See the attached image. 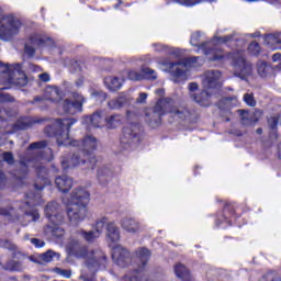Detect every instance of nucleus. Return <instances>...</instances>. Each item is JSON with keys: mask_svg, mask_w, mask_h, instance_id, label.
<instances>
[{"mask_svg": "<svg viewBox=\"0 0 281 281\" xmlns=\"http://www.w3.org/2000/svg\"><path fill=\"white\" fill-rule=\"evenodd\" d=\"M136 256L140 262L138 271H143V269L146 267L150 258V250L146 248H140L136 251Z\"/></svg>", "mask_w": 281, "mask_h": 281, "instance_id": "obj_23", "label": "nucleus"}, {"mask_svg": "<svg viewBox=\"0 0 281 281\" xmlns=\"http://www.w3.org/2000/svg\"><path fill=\"white\" fill-rule=\"evenodd\" d=\"M94 164L93 162H89L88 168H93Z\"/></svg>", "mask_w": 281, "mask_h": 281, "instance_id": "obj_64", "label": "nucleus"}, {"mask_svg": "<svg viewBox=\"0 0 281 281\" xmlns=\"http://www.w3.org/2000/svg\"><path fill=\"white\" fill-rule=\"evenodd\" d=\"M40 153H41V159H44V161H52L53 159L52 148H45Z\"/></svg>", "mask_w": 281, "mask_h": 281, "instance_id": "obj_34", "label": "nucleus"}, {"mask_svg": "<svg viewBox=\"0 0 281 281\" xmlns=\"http://www.w3.org/2000/svg\"><path fill=\"white\" fill-rule=\"evenodd\" d=\"M105 223H109V217L103 216V217L99 218L97 221L95 231H90V232L80 231L79 232L81 238L87 240V243H93V240H95V238H100V236L102 235V229H104Z\"/></svg>", "mask_w": 281, "mask_h": 281, "instance_id": "obj_11", "label": "nucleus"}, {"mask_svg": "<svg viewBox=\"0 0 281 281\" xmlns=\"http://www.w3.org/2000/svg\"><path fill=\"white\" fill-rule=\"evenodd\" d=\"M10 100V95L0 93V102H8Z\"/></svg>", "mask_w": 281, "mask_h": 281, "instance_id": "obj_52", "label": "nucleus"}, {"mask_svg": "<svg viewBox=\"0 0 281 281\" xmlns=\"http://www.w3.org/2000/svg\"><path fill=\"white\" fill-rule=\"evenodd\" d=\"M63 90L58 89L56 86H48L44 92V100H48V102H53L54 104H58V113L65 115L68 113L69 115H74V113H79L82 111V104H85V98L81 94L72 93V99H65L63 101Z\"/></svg>", "mask_w": 281, "mask_h": 281, "instance_id": "obj_2", "label": "nucleus"}, {"mask_svg": "<svg viewBox=\"0 0 281 281\" xmlns=\"http://www.w3.org/2000/svg\"><path fill=\"white\" fill-rule=\"evenodd\" d=\"M204 1H206V3H214L216 0H176V3L186 5L187 8H192L194 5H199V3H203Z\"/></svg>", "mask_w": 281, "mask_h": 281, "instance_id": "obj_29", "label": "nucleus"}, {"mask_svg": "<svg viewBox=\"0 0 281 281\" xmlns=\"http://www.w3.org/2000/svg\"><path fill=\"white\" fill-rule=\"evenodd\" d=\"M123 82H124V78H120V77H106L104 79V85L110 91H117L122 89Z\"/></svg>", "mask_w": 281, "mask_h": 281, "instance_id": "obj_21", "label": "nucleus"}, {"mask_svg": "<svg viewBox=\"0 0 281 281\" xmlns=\"http://www.w3.org/2000/svg\"><path fill=\"white\" fill-rule=\"evenodd\" d=\"M35 190L41 191V190H43V187L35 186Z\"/></svg>", "mask_w": 281, "mask_h": 281, "instance_id": "obj_62", "label": "nucleus"}, {"mask_svg": "<svg viewBox=\"0 0 281 281\" xmlns=\"http://www.w3.org/2000/svg\"><path fill=\"white\" fill-rule=\"evenodd\" d=\"M155 52H165V54H170L171 56H181V49L179 48H170L164 44H155Z\"/></svg>", "mask_w": 281, "mask_h": 281, "instance_id": "obj_27", "label": "nucleus"}, {"mask_svg": "<svg viewBox=\"0 0 281 281\" xmlns=\"http://www.w3.org/2000/svg\"><path fill=\"white\" fill-rule=\"evenodd\" d=\"M86 124H90L91 128H100L102 124V115L100 113H94L91 116L85 119Z\"/></svg>", "mask_w": 281, "mask_h": 281, "instance_id": "obj_26", "label": "nucleus"}, {"mask_svg": "<svg viewBox=\"0 0 281 281\" xmlns=\"http://www.w3.org/2000/svg\"><path fill=\"white\" fill-rule=\"evenodd\" d=\"M3 161H5L9 165L14 164V158L12 157L11 153H4L3 154Z\"/></svg>", "mask_w": 281, "mask_h": 281, "instance_id": "obj_46", "label": "nucleus"}, {"mask_svg": "<svg viewBox=\"0 0 281 281\" xmlns=\"http://www.w3.org/2000/svg\"><path fill=\"white\" fill-rule=\"evenodd\" d=\"M148 98V94L146 92H142L139 97L136 99V102L138 104H144L146 102V99Z\"/></svg>", "mask_w": 281, "mask_h": 281, "instance_id": "obj_48", "label": "nucleus"}, {"mask_svg": "<svg viewBox=\"0 0 281 281\" xmlns=\"http://www.w3.org/2000/svg\"><path fill=\"white\" fill-rule=\"evenodd\" d=\"M272 60L273 63H278L281 60V54L280 53H276L273 56H272Z\"/></svg>", "mask_w": 281, "mask_h": 281, "instance_id": "obj_53", "label": "nucleus"}, {"mask_svg": "<svg viewBox=\"0 0 281 281\" xmlns=\"http://www.w3.org/2000/svg\"><path fill=\"white\" fill-rule=\"evenodd\" d=\"M164 93V89H158V90H156V94L157 95H161Z\"/></svg>", "mask_w": 281, "mask_h": 281, "instance_id": "obj_60", "label": "nucleus"}, {"mask_svg": "<svg viewBox=\"0 0 281 281\" xmlns=\"http://www.w3.org/2000/svg\"><path fill=\"white\" fill-rule=\"evenodd\" d=\"M124 74L127 76L128 80H144V75L135 70H127Z\"/></svg>", "mask_w": 281, "mask_h": 281, "instance_id": "obj_33", "label": "nucleus"}, {"mask_svg": "<svg viewBox=\"0 0 281 281\" xmlns=\"http://www.w3.org/2000/svg\"><path fill=\"white\" fill-rule=\"evenodd\" d=\"M37 172H38L40 179H42L43 175H47V169L42 167V168L38 169Z\"/></svg>", "mask_w": 281, "mask_h": 281, "instance_id": "obj_54", "label": "nucleus"}, {"mask_svg": "<svg viewBox=\"0 0 281 281\" xmlns=\"http://www.w3.org/2000/svg\"><path fill=\"white\" fill-rule=\"evenodd\" d=\"M240 117H241L243 124H246V125L254 124V122L249 121V117H251V114H249V112L241 111Z\"/></svg>", "mask_w": 281, "mask_h": 281, "instance_id": "obj_42", "label": "nucleus"}, {"mask_svg": "<svg viewBox=\"0 0 281 281\" xmlns=\"http://www.w3.org/2000/svg\"><path fill=\"white\" fill-rule=\"evenodd\" d=\"M190 43L193 45V47H199V43H201V33H193L191 35Z\"/></svg>", "mask_w": 281, "mask_h": 281, "instance_id": "obj_38", "label": "nucleus"}, {"mask_svg": "<svg viewBox=\"0 0 281 281\" xmlns=\"http://www.w3.org/2000/svg\"><path fill=\"white\" fill-rule=\"evenodd\" d=\"M121 227L127 234L142 233V224L133 217H124L123 220H121Z\"/></svg>", "mask_w": 281, "mask_h": 281, "instance_id": "obj_15", "label": "nucleus"}, {"mask_svg": "<svg viewBox=\"0 0 281 281\" xmlns=\"http://www.w3.org/2000/svg\"><path fill=\"white\" fill-rule=\"evenodd\" d=\"M29 201L26 202V205H38V200L41 199L40 194H27Z\"/></svg>", "mask_w": 281, "mask_h": 281, "instance_id": "obj_35", "label": "nucleus"}, {"mask_svg": "<svg viewBox=\"0 0 281 281\" xmlns=\"http://www.w3.org/2000/svg\"><path fill=\"white\" fill-rule=\"evenodd\" d=\"M255 115H262V112L261 111H256Z\"/></svg>", "mask_w": 281, "mask_h": 281, "instance_id": "obj_61", "label": "nucleus"}, {"mask_svg": "<svg viewBox=\"0 0 281 281\" xmlns=\"http://www.w3.org/2000/svg\"><path fill=\"white\" fill-rule=\"evenodd\" d=\"M248 50L252 54V56H256L260 54V45L257 42H252L249 44Z\"/></svg>", "mask_w": 281, "mask_h": 281, "instance_id": "obj_36", "label": "nucleus"}, {"mask_svg": "<svg viewBox=\"0 0 281 281\" xmlns=\"http://www.w3.org/2000/svg\"><path fill=\"white\" fill-rule=\"evenodd\" d=\"M112 259L119 267H126L131 262V257L128 256V250L124 249L122 246H116L112 250Z\"/></svg>", "mask_w": 281, "mask_h": 281, "instance_id": "obj_14", "label": "nucleus"}, {"mask_svg": "<svg viewBox=\"0 0 281 281\" xmlns=\"http://www.w3.org/2000/svg\"><path fill=\"white\" fill-rule=\"evenodd\" d=\"M263 43L269 49H281V33L266 35Z\"/></svg>", "mask_w": 281, "mask_h": 281, "instance_id": "obj_19", "label": "nucleus"}, {"mask_svg": "<svg viewBox=\"0 0 281 281\" xmlns=\"http://www.w3.org/2000/svg\"><path fill=\"white\" fill-rule=\"evenodd\" d=\"M108 128H117V126H122V123L124 122V117L120 114H114L111 116H108L105 119Z\"/></svg>", "mask_w": 281, "mask_h": 281, "instance_id": "obj_25", "label": "nucleus"}, {"mask_svg": "<svg viewBox=\"0 0 281 281\" xmlns=\"http://www.w3.org/2000/svg\"><path fill=\"white\" fill-rule=\"evenodd\" d=\"M0 247H5L7 249H14V246H10V241H5L4 244H0Z\"/></svg>", "mask_w": 281, "mask_h": 281, "instance_id": "obj_56", "label": "nucleus"}, {"mask_svg": "<svg viewBox=\"0 0 281 281\" xmlns=\"http://www.w3.org/2000/svg\"><path fill=\"white\" fill-rule=\"evenodd\" d=\"M171 115L183 120V117H188V110H173L171 111Z\"/></svg>", "mask_w": 281, "mask_h": 281, "instance_id": "obj_37", "label": "nucleus"}, {"mask_svg": "<svg viewBox=\"0 0 281 281\" xmlns=\"http://www.w3.org/2000/svg\"><path fill=\"white\" fill-rule=\"evenodd\" d=\"M4 269L7 271H23V266L19 261H9Z\"/></svg>", "mask_w": 281, "mask_h": 281, "instance_id": "obj_32", "label": "nucleus"}, {"mask_svg": "<svg viewBox=\"0 0 281 281\" xmlns=\"http://www.w3.org/2000/svg\"><path fill=\"white\" fill-rule=\"evenodd\" d=\"M76 124L75 119L57 120L54 124V128H57L55 137L58 146H74L78 148L83 157L91 155L94 150H98L100 142L93 135H86L82 140H76L69 136V130Z\"/></svg>", "mask_w": 281, "mask_h": 281, "instance_id": "obj_1", "label": "nucleus"}, {"mask_svg": "<svg viewBox=\"0 0 281 281\" xmlns=\"http://www.w3.org/2000/svg\"><path fill=\"white\" fill-rule=\"evenodd\" d=\"M89 199V191L86 189L80 188L74 191L71 201L67 207V215L71 225H78L87 218L89 214V210H87Z\"/></svg>", "mask_w": 281, "mask_h": 281, "instance_id": "obj_3", "label": "nucleus"}, {"mask_svg": "<svg viewBox=\"0 0 281 281\" xmlns=\"http://www.w3.org/2000/svg\"><path fill=\"white\" fill-rule=\"evenodd\" d=\"M235 41H238V38L234 37V35H226L222 37L215 36L212 42L202 44L199 47V52L202 50L209 60H221L222 58H225V55H223V50H221L218 46L214 45H234Z\"/></svg>", "mask_w": 281, "mask_h": 281, "instance_id": "obj_6", "label": "nucleus"}, {"mask_svg": "<svg viewBox=\"0 0 281 281\" xmlns=\"http://www.w3.org/2000/svg\"><path fill=\"white\" fill-rule=\"evenodd\" d=\"M150 126H159L161 124V115H164V101L159 100L153 110L147 112Z\"/></svg>", "mask_w": 281, "mask_h": 281, "instance_id": "obj_12", "label": "nucleus"}, {"mask_svg": "<svg viewBox=\"0 0 281 281\" xmlns=\"http://www.w3.org/2000/svg\"><path fill=\"white\" fill-rule=\"evenodd\" d=\"M30 67L33 71H41V67H38V66L31 64Z\"/></svg>", "mask_w": 281, "mask_h": 281, "instance_id": "obj_57", "label": "nucleus"}, {"mask_svg": "<svg viewBox=\"0 0 281 281\" xmlns=\"http://www.w3.org/2000/svg\"><path fill=\"white\" fill-rule=\"evenodd\" d=\"M142 76L143 79L146 78L147 80H157V71L149 67L142 68Z\"/></svg>", "mask_w": 281, "mask_h": 281, "instance_id": "obj_31", "label": "nucleus"}, {"mask_svg": "<svg viewBox=\"0 0 281 281\" xmlns=\"http://www.w3.org/2000/svg\"><path fill=\"white\" fill-rule=\"evenodd\" d=\"M67 249L76 258H86V267L90 273H95V271H100V269L106 267V257H104L102 251L87 252V248L80 247L78 244L68 245Z\"/></svg>", "mask_w": 281, "mask_h": 281, "instance_id": "obj_4", "label": "nucleus"}, {"mask_svg": "<svg viewBox=\"0 0 281 281\" xmlns=\"http://www.w3.org/2000/svg\"><path fill=\"white\" fill-rule=\"evenodd\" d=\"M59 192H69L74 186V180L68 176H60L55 179Z\"/></svg>", "mask_w": 281, "mask_h": 281, "instance_id": "obj_18", "label": "nucleus"}, {"mask_svg": "<svg viewBox=\"0 0 281 281\" xmlns=\"http://www.w3.org/2000/svg\"><path fill=\"white\" fill-rule=\"evenodd\" d=\"M203 91L201 95L192 94V98L201 106H210V98L214 93V89L221 87V71L209 70L202 77Z\"/></svg>", "mask_w": 281, "mask_h": 281, "instance_id": "obj_5", "label": "nucleus"}, {"mask_svg": "<svg viewBox=\"0 0 281 281\" xmlns=\"http://www.w3.org/2000/svg\"><path fill=\"white\" fill-rule=\"evenodd\" d=\"M37 45H41V40L36 37H31L25 44V54L32 56L36 50L34 47H36Z\"/></svg>", "mask_w": 281, "mask_h": 281, "instance_id": "obj_28", "label": "nucleus"}, {"mask_svg": "<svg viewBox=\"0 0 281 281\" xmlns=\"http://www.w3.org/2000/svg\"><path fill=\"white\" fill-rule=\"evenodd\" d=\"M54 272L57 273V276H61L63 278H71V270H63L60 268H55Z\"/></svg>", "mask_w": 281, "mask_h": 281, "instance_id": "obj_39", "label": "nucleus"}, {"mask_svg": "<svg viewBox=\"0 0 281 281\" xmlns=\"http://www.w3.org/2000/svg\"><path fill=\"white\" fill-rule=\"evenodd\" d=\"M3 181H5V176H3L2 173H0V187L3 183Z\"/></svg>", "mask_w": 281, "mask_h": 281, "instance_id": "obj_59", "label": "nucleus"}, {"mask_svg": "<svg viewBox=\"0 0 281 281\" xmlns=\"http://www.w3.org/2000/svg\"><path fill=\"white\" fill-rule=\"evenodd\" d=\"M258 74L261 76V78H265L267 76V63L261 61L258 64Z\"/></svg>", "mask_w": 281, "mask_h": 281, "instance_id": "obj_40", "label": "nucleus"}, {"mask_svg": "<svg viewBox=\"0 0 281 281\" xmlns=\"http://www.w3.org/2000/svg\"><path fill=\"white\" fill-rule=\"evenodd\" d=\"M26 216H29L32 221H38V218H40L38 211H36V210L26 212Z\"/></svg>", "mask_w": 281, "mask_h": 281, "instance_id": "obj_45", "label": "nucleus"}, {"mask_svg": "<svg viewBox=\"0 0 281 281\" xmlns=\"http://www.w3.org/2000/svg\"><path fill=\"white\" fill-rule=\"evenodd\" d=\"M124 102H126V98L124 95H120L109 102V108L112 110L122 109V106H124Z\"/></svg>", "mask_w": 281, "mask_h": 281, "instance_id": "obj_30", "label": "nucleus"}, {"mask_svg": "<svg viewBox=\"0 0 281 281\" xmlns=\"http://www.w3.org/2000/svg\"><path fill=\"white\" fill-rule=\"evenodd\" d=\"M268 124L271 126V128H276L278 126V117L272 116L269 119Z\"/></svg>", "mask_w": 281, "mask_h": 281, "instance_id": "obj_49", "label": "nucleus"}, {"mask_svg": "<svg viewBox=\"0 0 281 281\" xmlns=\"http://www.w3.org/2000/svg\"><path fill=\"white\" fill-rule=\"evenodd\" d=\"M106 227V240L110 245H113V243H117L120 240V228L115 226L114 222H110L108 218V222L104 224Z\"/></svg>", "mask_w": 281, "mask_h": 281, "instance_id": "obj_17", "label": "nucleus"}, {"mask_svg": "<svg viewBox=\"0 0 281 281\" xmlns=\"http://www.w3.org/2000/svg\"><path fill=\"white\" fill-rule=\"evenodd\" d=\"M173 271L176 273V277L179 278L182 281H192V274L190 273V270L183 266V263H177L173 267Z\"/></svg>", "mask_w": 281, "mask_h": 281, "instance_id": "obj_20", "label": "nucleus"}, {"mask_svg": "<svg viewBox=\"0 0 281 281\" xmlns=\"http://www.w3.org/2000/svg\"><path fill=\"white\" fill-rule=\"evenodd\" d=\"M228 59L235 69V76H238L241 80H245L247 76H251V65L245 61V54L243 50L228 55Z\"/></svg>", "mask_w": 281, "mask_h": 281, "instance_id": "obj_10", "label": "nucleus"}, {"mask_svg": "<svg viewBox=\"0 0 281 281\" xmlns=\"http://www.w3.org/2000/svg\"><path fill=\"white\" fill-rule=\"evenodd\" d=\"M31 243L32 245H34V247H37V248L45 247V241L37 238H32Z\"/></svg>", "mask_w": 281, "mask_h": 281, "instance_id": "obj_47", "label": "nucleus"}, {"mask_svg": "<svg viewBox=\"0 0 281 281\" xmlns=\"http://www.w3.org/2000/svg\"><path fill=\"white\" fill-rule=\"evenodd\" d=\"M121 144L125 150H128V148H137V144H139V136L133 133V130L124 128L123 136L121 137Z\"/></svg>", "mask_w": 281, "mask_h": 281, "instance_id": "obj_13", "label": "nucleus"}, {"mask_svg": "<svg viewBox=\"0 0 281 281\" xmlns=\"http://www.w3.org/2000/svg\"><path fill=\"white\" fill-rule=\"evenodd\" d=\"M164 65L167 67L164 71H170L173 78L186 80V69H189V67H199V65H203V60L199 57H192L180 63H166Z\"/></svg>", "mask_w": 281, "mask_h": 281, "instance_id": "obj_9", "label": "nucleus"}, {"mask_svg": "<svg viewBox=\"0 0 281 281\" xmlns=\"http://www.w3.org/2000/svg\"><path fill=\"white\" fill-rule=\"evenodd\" d=\"M53 236L60 238L65 234V231L60 227H50Z\"/></svg>", "mask_w": 281, "mask_h": 281, "instance_id": "obj_44", "label": "nucleus"}, {"mask_svg": "<svg viewBox=\"0 0 281 281\" xmlns=\"http://www.w3.org/2000/svg\"><path fill=\"white\" fill-rule=\"evenodd\" d=\"M81 164H87V160L80 159V156L78 155H74L69 160H61L64 170H67V168H76V166H80Z\"/></svg>", "mask_w": 281, "mask_h": 281, "instance_id": "obj_24", "label": "nucleus"}, {"mask_svg": "<svg viewBox=\"0 0 281 281\" xmlns=\"http://www.w3.org/2000/svg\"><path fill=\"white\" fill-rule=\"evenodd\" d=\"M196 89H199V85H196V83H190L189 85V90L191 92L196 91Z\"/></svg>", "mask_w": 281, "mask_h": 281, "instance_id": "obj_55", "label": "nucleus"}, {"mask_svg": "<svg viewBox=\"0 0 281 281\" xmlns=\"http://www.w3.org/2000/svg\"><path fill=\"white\" fill-rule=\"evenodd\" d=\"M40 260H36L34 257H30L31 262H52V260H59L60 255L52 250L46 251L38 256Z\"/></svg>", "mask_w": 281, "mask_h": 281, "instance_id": "obj_22", "label": "nucleus"}, {"mask_svg": "<svg viewBox=\"0 0 281 281\" xmlns=\"http://www.w3.org/2000/svg\"><path fill=\"white\" fill-rule=\"evenodd\" d=\"M21 30V21L12 15H4L0 8V41H10Z\"/></svg>", "mask_w": 281, "mask_h": 281, "instance_id": "obj_7", "label": "nucleus"}, {"mask_svg": "<svg viewBox=\"0 0 281 281\" xmlns=\"http://www.w3.org/2000/svg\"><path fill=\"white\" fill-rule=\"evenodd\" d=\"M85 82V80L82 78L78 79L76 81V87H82V83Z\"/></svg>", "mask_w": 281, "mask_h": 281, "instance_id": "obj_58", "label": "nucleus"}, {"mask_svg": "<svg viewBox=\"0 0 281 281\" xmlns=\"http://www.w3.org/2000/svg\"><path fill=\"white\" fill-rule=\"evenodd\" d=\"M45 146H47V142L45 140H42V142H38V143H33L30 145V149L31 150H41V148H45Z\"/></svg>", "mask_w": 281, "mask_h": 281, "instance_id": "obj_41", "label": "nucleus"}, {"mask_svg": "<svg viewBox=\"0 0 281 281\" xmlns=\"http://www.w3.org/2000/svg\"><path fill=\"white\" fill-rule=\"evenodd\" d=\"M40 80H42V82H49V74L44 72L38 75Z\"/></svg>", "mask_w": 281, "mask_h": 281, "instance_id": "obj_51", "label": "nucleus"}, {"mask_svg": "<svg viewBox=\"0 0 281 281\" xmlns=\"http://www.w3.org/2000/svg\"><path fill=\"white\" fill-rule=\"evenodd\" d=\"M98 177H99V179H102V171L98 172Z\"/></svg>", "mask_w": 281, "mask_h": 281, "instance_id": "obj_63", "label": "nucleus"}, {"mask_svg": "<svg viewBox=\"0 0 281 281\" xmlns=\"http://www.w3.org/2000/svg\"><path fill=\"white\" fill-rule=\"evenodd\" d=\"M0 71L7 74L9 85H14L15 87H25L27 85V76L23 71L21 64L14 65H3L0 64Z\"/></svg>", "mask_w": 281, "mask_h": 281, "instance_id": "obj_8", "label": "nucleus"}, {"mask_svg": "<svg viewBox=\"0 0 281 281\" xmlns=\"http://www.w3.org/2000/svg\"><path fill=\"white\" fill-rule=\"evenodd\" d=\"M244 102H246V104H248V106H256V100L254 99L252 94H245Z\"/></svg>", "mask_w": 281, "mask_h": 281, "instance_id": "obj_43", "label": "nucleus"}, {"mask_svg": "<svg viewBox=\"0 0 281 281\" xmlns=\"http://www.w3.org/2000/svg\"><path fill=\"white\" fill-rule=\"evenodd\" d=\"M248 3H254L256 1L260 0H246ZM268 3H271L272 5H278V3H281V0H266Z\"/></svg>", "mask_w": 281, "mask_h": 281, "instance_id": "obj_50", "label": "nucleus"}, {"mask_svg": "<svg viewBox=\"0 0 281 281\" xmlns=\"http://www.w3.org/2000/svg\"><path fill=\"white\" fill-rule=\"evenodd\" d=\"M57 212L58 204L56 202H52L45 207V214L53 225H60V223H63V215L58 214Z\"/></svg>", "mask_w": 281, "mask_h": 281, "instance_id": "obj_16", "label": "nucleus"}]
</instances>
